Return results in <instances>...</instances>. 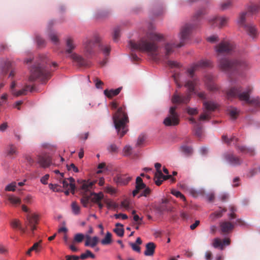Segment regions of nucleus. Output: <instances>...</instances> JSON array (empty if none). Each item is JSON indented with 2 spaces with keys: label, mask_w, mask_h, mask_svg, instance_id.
<instances>
[{
  "label": "nucleus",
  "mask_w": 260,
  "mask_h": 260,
  "mask_svg": "<svg viewBox=\"0 0 260 260\" xmlns=\"http://www.w3.org/2000/svg\"><path fill=\"white\" fill-rule=\"evenodd\" d=\"M164 40V36L155 31L147 35V39H142L137 42L130 41L129 45L133 50L146 52L153 59L155 60L158 54L157 42Z\"/></svg>",
  "instance_id": "nucleus-1"
},
{
  "label": "nucleus",
  "mask_w": 260,
  "mask_h": 260,
  "mask_svg": "<svg viewBox=\"0 0 260 260\" xmlns=\"http://www.w3.org/2000/svg\"><path fill=\"white\" fill-rule=\"evenodd\" d=\"M206 13L207 10L205 8L200 9L194 13L193 16V20L195 24H186L181 27L180 32L181 42L179 44L167 43L165 44L164 47L166 58H168L173 52L175 48H179L183 45V41L188 38L193 28L197 25L196 21L200 20L201 17Z\"/></svg>",
  "instance_id": "nucleus-2"
},
{
  "label": "nucleus",
  "mask_w": 260,
  "mask_h": 260,
  "mask_svg": "<svg viewBox=\"0 0 260 260\" xmlns=\"http://www.w3.org/2000/svg\"><path fill=\"white\" fill-rule=\"evenodd\" d=\"M48 60L45 55H39V59L30 69V81L39 79L42 83H45L50 78L51 74L45 66Z\"/></svg>",
  "instance_id": "nucleus-3"
},
{
  "label": "nucleus",
  "mask_w": 260,
  "mask_h": 260,
  "mask_svg": "<svg viewBox=\"0 0 260 260\" xmlns=\"http://www.w3.org/2000/svg\"><path fill=\"white\" fill-rule=\"evenodd\" d=\"M252 90V88L249 87L246 91L242 92L241 87H233L229 89L227 92L228 99L231 98H238L241 101H245L246 103L256 107H260V99L253 98L250 99L249 94Z\"/></svg>",
  "instance_id": "nucleus-4"
},
{
  "label": "nucleus",
  "mask_w": 260,
  "mask_h": 260,
  "mask_svg": "<svg viewBox=\"0 0 260 260\" xmlns=\"http://www.w3.org/2000/svg\"><path fill=\"white\" fill-rule=\"evenodd\" d=\"M113 120L115 128L120 137H123L127 132L126 124L129 119L127 114L122 107L119 108L113 116Z\"/></svg>",
  "instance_id": "nucleus-5"
},
{
  "label": "nucleus",
  "mask_w": 260,
  "mask_h": 260,
  "mask_svg": "<svg viewBox=\"0 0 260 260\" xmlns=\"http://www.w3.org/2000/svg\"><path fill=\"white\" fill-rule=\"evenodd\" d=\"M247 66L246 61L243 59L231 60L226 57H223L218 61L219 69L228 74L234 71L244 69Z\"/></svg>",
  "instance_id": "nucleus-6"
},
{
  "label": "nucleus",
  "mask_w": 260,
  "mask_h": 260,
  "mask_svg": "<svg viewBox=\"0 0 260 260\" xmlns=\"http://www.w3.org/2000/svg\"><path fill=\"white\" fill-rule=\"evenodd\" d=\"M192 78V80H188L185 84V86L187 88L188 90L186 95L175 94L172 99L173 103L187 104L189 102L191 93L194 91V87L198 83V79L197 78H193V77Z\"/></svg>",
  "instance_id": "nucleus-7"
},
{
  "label": "nucleus",
  "mask_w": 260,
  "mask_h": 260,
  "mask_svg": "<svg viewBox=\"0 0 260 260\" xmlns=\"http://www.w3.org/2000/svg\"><path fill=\"white\" fill-rule=\"evenodd\" d=\"M247 13H242L240 14L237 20L240 27H243L246 33L252 38H256L258 35L256 26L253 23H245V19Z\"/></svg>",
  "instance_id": "nucleus-8"
},
{
  "label": "nucleus",
  "mask_w": 260,
  "mask_h": 260,
  "mask_svg": "<svg viewBox=\"0 0 260 260\" xmlns=\"http://www.w3.org/2000/svg\"><path fill=\"white\" fill-rule=\"evenodd\" d=\"M100 42V38L95 35L92 39H87L83 43V53L88 58L92 57L94 54L95 45Z\"/></svg>",
  "instance_id": "nucleus-9"
},
{
  "label": "nucleus",
  "mask_w": 260,
  "mask_h": 260,
  "mask_svg": "<svg viewBox=\"0 0 260 260\" xmlns=\"http://www.w3.org/2000/svg\"><path fill=\"white\" fill-rule=\"evenodd\" d=\"M222 140L228 145H230L232 143L235 144L237 149L241 153L248 154L250 156H253L255 154L254 149L253 148L237 145L236 143L238 141V139L234 136L229 139L226 136L223 135L222 136Z\"/></svg>",
  "instance_id": "nucleus-10"
},
{
  "label": "nucleus",
  "mask_w": 260,
  "mask_h": 260,
  "mask_svg": "<svg viewBox=\"0 0 260 260\" xmlns=\"http://www.w3.org/2000/svg\"><path fill=\"white\" fill-rule=\"evenodd\" d=\"M176 107L170 108L168 116L164 120V124L166 126H175L179 124V115L176 112Z\"/></svg>",
  "instance_id": "nucleus-11"
},
{
  "label": "nucleus",
  "mask_w": 260,
  "mask_h": 260,
  "mask_svg": "<svg viewBox=\"0 0 260 260\" xmlns=\"http://www.w3.org/2000/svg\"><path fill=\"white\" fill-rule=\"evenodd\" d=\"M235 49V45L230 41H222L215 47L218 54H231Z\"/></svg>",
  "instance_id": "nucleus-12"
},
{
  "label": "nucleus",
  "mask_w": 260,
  "mask_h": 260,
  "mask_svg": "<svg viewBox=\"0 0 260 260\" xmlns=\"http://www.w3.org/2000/svg\"><path fill=\"white\" fill-rule=\"evenodd\" d=\"M203 106L205 108L204 113L200 116V120H208L210 118V112L215 111L217 108V105L212 101H204Z\"/></svg>",
  "instance_id": "nucleus-13"
},
{
  "label": "nucleus",
  "mask_w": 260,
  "mask_h": 260,
  "mask_svg": "<svg viewBox=\"0 0 260 260\" xmlns=\"http://www.w3.org/2000/svg\"><path fill=\"white\" fill-rule=\"evenodd\" d=\"M224 158L231 166H238L242 164L243 160L234 154L233 153L227 152L223 154Z\"/></svg>",
  "instance_id": "nucleus-14"
},
{
  "label": "nucleus",
  "mask_w": 260,
  "mask_h": 260,
  "mask_svg": "<svg viewBox=\"0 0 260 260\" xmlns=\"http://www.w3.org/2000/svg\"><path fill=\"white\" fill-rule=\"evenodd\" d=\"M16 86V83L15 81H13L10 86V90L12 93L16 96H19L21 95H25L26 94V92L28 90H29L31 92H32L35 90L34 86H30L29 85H25V87L18 91H16L14 88Z\"/></svg>",
  "instance_id": "nucleus-15"
},
{
  "label": "nucleus",
  "mask_w": 260,
  "mask_h": 260,
  "mask_svg": "<svg viewBox=\"0 0 260 260\" xmlns=\"http://www.w3.org/2000/svg\"><path fill=\"white\" fill-rule=\"evenodd\" d=\"M210 64L211 62L209 60H201L198 63L191 65L190 67L188 69L187 72L189 77L192 78L194 72L196 71L199 67H209Z\"/></svg>",
  "instance_id": "nucleus-16"
},
{
  "label": "nucleus",
  "mask_w": 260,
  "mask_h": 260,
  "mask_svg": "<svg viewBox=\"0 0 260 260\" xmlns=\"http://www.w3.org/2000/svg\"><path fill=\"white\" fill-rule=\"evenodd\" d=\"M39 216L36 214H28L26 216L25 224L29 226L30 230L34 232L36 229V225L38 223ZM27 228V226H26Z\"/></svg>",
  "instance_id": "nucleus-17"
},
{
  "label": "nucleus",
  "mask_w": 260,
  "mask_h": 260,
  "mask_svg": "<svg viewBox=\"0 0 260 260\" xmlns=\"http://www.w3.org/2000/svg\"><path fill=\"white\" fill-rule=\"evenodd\" d=\"M219 227L221 233L223 235H227L232 232L235 225L230 221H224L219 223Z\"/></svg>",
  "instance_id": "nucleus-18"
},
{
  "label": "nucleus",
  "mask_w": 260,
  "mask_h": 260,
  "mask_svg": "<svg viewBox=\"0 0 260 260\" xmlns=\"http://www.w3.org/2000/svg\"><path fill=\"white\" fill-rule=\"evenodd\" d=\"M213 78L212 75H207L205 77L206 87L211 91H216L219 89L218 86L213 82Z\"/></svg>",
  "instance_id": "nucleus-19"
},
{
  "label": "nucleus",
  "mask_w": 260,
  "mask_h": 260,
  "mask_svg": "<svg viewBox=\"0 0 260 260\" xmlns=\"http://www.w3.org/2000/svg\"><path fill=\"white\" fill-rule=\"evenodd\" d=\"M211 25L220 27L224 26L228 21V18L225 17H213L209 20Z\"/></svg>",
  "instance_id": "nucleus-20"
},
{
  "label": "nucleus",
  "mask_w": 260,
  "mask_h": 260,
  "mask_svg": "<svg viewBox=\"0 0 260 260\" xmlns=\"http://www.w3.org/2000/svg\"><path fill=\"white\" fill-rule=\"evenodd\" d=\"M69 57L80 67H87L89 66V63L82 56L76 53H72Z\"/></svg>",
  "instance_id": "nucleus-21"
},
{
  "label": "nucleus",
  "mask_w": 260,
  "mask_h": 260,
  "mask_svg": "<svg viewBox=\"0 0 260 260\" xmlns=\"http://www.w3.org/2000/svg\"><path fill=\"white\" fill-rule=\"evenodd\" d=\"M9 71H11L9 75V77H13L15 75V71L12 69V63L10 61H6L4 65L2 67L1 74L4 76L7 74Z\"/></svg>",
  "instance_id": "nucleus-22"
},
{
  "label": "nucleus",
  "mask_w": 260,
  "mask_h": 260,
  "mask_svg": "<svg viewBox=\"0 0 260 260\" xmlns=\"http://www.w3.org/2000/svg\"><path fill=\"white\" fill-rule=\"evenodd\" d=\"M37 162L43 168H47L51 164V158L47 154L38 155L37 157Z\"/></svg>",
  "instance_id": "nucleus-23"
},
{
  "label": "nucleus",
  "mask_w": 260,
  "mask_h": 260,
  "mask_svg": "<svg viewBox=\"0 0 260 260\" xmlns=\"http://www.w3.org/2000/svg\"><path fill=\"white\" fill-rule=\"evenodd\" d=\"M130 177H127L124 175H118L115 176L114 178V181L119 185H126L131 180Z\"/></svg>",
  "instance_id": "nucleus-24"
},
{
  "label": "nucleus",
  "mask_w": 260,
  "mask_h": 260,
  "mask_svg": "<svg viewBox=\"0 0 260 260\" xmlns=\"http://www.w3.org/2000/svg\"><path fill=\"white\" fill-rule=\"evenodd\" d=\"M74 182L75 180L72 177L64 179L62 181L63 187L65 189L70 188L71 192L74 193L75 188Z\"/></svg>",
  "instance_id": "nucleus-25"
},
{
  "label": "nucleus",
  "mask_w": 260,
  "mask_h": 260,
  "mask_svg": "<svg viewBox=\"0 0 260 260\" xmlns=\"http://www.w3.org/2000/svg\"><path fill=\"white\" fill-rule=\"evenodd\" d=\"M85 246H90L91 247L93 248L97 245V244L99 242V238L96 236H94L91 238L90 236L86 235L85 236Z\"/></svg>",
  "instance_id": "nucleus-26"
},
{
  "label": "nucleus",
  "mask_w": 260,
  "mask_h": 260,
  "mask_svg": "<svg viewBox=\"0 0 260 260\" xmlns=\"http://www.w3.org/2000/svg\"><path fill=\"white\" fill-rule=\"evenodd\" d=\"M155 245L153 242H149L146 245L144 254L146 256H152L155 252Z\"/></svg>",
  "instance_id": "nucleus-27"
},
{
  "label": "nucleus",
  "mask_w": 260,
  "mask_h": 260,
  "mask_svg": "<svg viewBox=\"0 0 260 260\" xmlns=\"http://www.w3.org/2000/svg\"><path fill=\"white\" fill-rule=\"evenodd\" d=\"M122 87H119L115 89H106L104 90V94L109 98H112V97L118 95L120 91L121 90Z\"/></svg>",
  "instance_id": "nucleus-28"
},
{
  "label": "nucleus",
  "mask_w": 260,
  "mask_h": 260,
  "mask_svg": "<svg viewBox=\"0 0 260 260\" xmlns=\"http://www.w3.org/2000/svg\"><path fill=\"white\" fill-rule=\"evenodd\" d=\"M66 46L67 49L66 51L68 53H71L72 51L75 48L74 41L72 38L69 37L67 38L66 40Z\"/></svg>",
  "instance_id": "nucleus-29"
},
{
  "label": "nucleus",
  "mask_w": 260,
  "mask_h": 260,
  "mask_svg": "<svg viewBox=\"0 0 260 260\" xmlns=\"http://www.w3.org/2000/svg\"><path fill=\"white\" fill-rule=\"evenodd\" d=\"M91 200L92 202L97 203L99 201H101L104 198V194L102 192L96 193H91L90 196Z\"/></svg>",
  "instance_id": "nucleus-30"
},
{
  "label": "nucleus",
  "mask_w": 260,
  "mask_h": 260,
  "mask_svg": "<svg viewBox=\"0 0 260 260\" xmlns=\"http://www.w3.org/2000/svg\"><path fill=\"white\" fill-rule=\"evenodd\" d=\"M116 228L114 229V232L117 235V236L122 237L124 235L123 225L120 223H117L115 225Z\"/></svg>",
  "instance_id": "nucleus-31"
},
{
  "label": "nucleus",
  "mask_w": 260,
  "mask_h": 260,
  "mask_svg": "<svg viewBox=\"0 0 260 260\" xmlns=\"http://www.w3.org/2000/svg\"><path fill=\"white\" fill-rule=\"evenodd\" d=\"M11 225L13 228H18L22 233H25L26 231L27 228H22L19 220L15 219L12 221Z\"/></svg>",
  "instance_id": "nucleus-32"
},
{
  "label": "nucleus",
  "mask_w": 260,
  "mask_h": 260,
  "mask_svg": "<svg viewBox=\"0 0 260 260\" xmlns=\"http://www.w3.org/2000/svg\"><path fill=\"white\" fill-rule=\"evenodd\" d=\"M8 200L13 206L19 205L21 203L20 198L13 195H10L8 196Z\"/></svg>",
  "instance_id": "nucleus-33"
},
{
  "label": "nucleus",
  "mask_w": 260,
  "mask_h": 260,
  "mask_svg": "<svg viewBox=\"0 0 260 260\" xmlns=\"http://www.w3.org/2000/svg\"><path fill=\"white\" fill-rule=\"evenodd\" d=\"M193 132L194 135L198 138H200L202 137L203 134V130L202 126L200 123L196 124L193 127Z\"/></svg>",
  "instance_id": "nucleus-34"
},
{
  "label": "nucleus",
  "mask_w": 260,
  "mask_h": 260,
  "mask_svg": "<svg viewBox=\"0 0 260 260\" xmlns=\"http://www.w3.org/2000/svg\"><path fill=\"white\" fill-rule=\"evenodd\" d=\"M94 183L93 182L84 180L81 183V188L85 190L88 191L92 187Z\"/></svg>",
  "instance_id": "nucleus-35"
},
{
  "label": "nucleus",
  "mask_w": 260,
  "mask_h": 260,
  "mask_svg": "<svg viewBox=\"0 0 260 260\" xmlns=\"http://www.w3.org/2000/svg\"><path fill=\"white\" fill-rule=\"evenodd\" d=\"M112 242V234L108 232L105 238L102 240L101 243L104 245H109Z\"/></svg>",
  "instance_id": "nucleus-36"
},
{
  "label": "nucleus",
  "mask_w": 260,
  "mask_h": 260,
  "mask_svg": "<svg viewBox=\"0 0 260 260\" xmlns=\"http://www.w3.org/2000/svg\"><path fill=\"white\" fill-rule=\"evenodd\" d=\"M41 242V241H40L39 242L35 243L26 252V254L30 256L31 255V252L32 251H35L36 252H38L39 251V247H40V243Z\"/></svg>",
  "instance_id": "nucleus-37"
},
{
  "label": "nucleus",
  "mask_w": 260,
  "mask_h": 260,
  "mask_svg": "<svg viewBox=\"0 0 260 260\" xmlns=\"http://www.w3.org/2000/svg\"><path fill=\"white\" fill-rule=\"evenodd\" d=\"M212 246L215 248H219L220 250L224 249L223 244H222L221 240L219 238H215L214 239Z\"/></svg>",
  "instance_id": "nucleus-38"
},
{
  "label": "nucleus",
  "mask_w": 260,
  "mask_h": 260,
  "mask_svg": "<svg viewBox=\"0 0 260 260\" xmlns=\"http://www.w3.org/2000/svg\"><path fill=\"white\" fill-rule=\"evenodd\" d=\"M146 187V185L143 183L141 177H137L136 180V188L142 189Z\"/></svg>",
  "instance_id": "nucleus-39"
},
{
  "label": "nucleus",
  "mask_w": 260,
  "mask_h": 260,
  "mask_svg": "<svg viewBox=\"0 0 260 260\" xmlns=\"http://www.w3.org/2000/svg\"><path fill=\"white\" fill-rule=\"evenodd\" d=\"M71 208L72 212L75 215H79L80 213V207L76 202H73L71 204Z\"/></svg>",
  "instance_id": "nucleus-40"
},
{
  "label": "nucleus",
  "mask_w": 260,
  "mask_h": 260,
  "mask_svg": "<svg viewBox=\"0 0 260 260\" xmlns=\"http://www.w3.org/2000/svg\"><path fill=\"white\" fill-rule=\"evenodd\" d=\"M226 211V209L225 208L221 209L219 211H216L211 214L210 217L212 219H214L215 218H219L222 216L223 213L225 212Z\"/></svg>",
  "instance_id": "nucleus-41"
},
{
  "label": "nucleus",
  "mask_w": 260,
  "mask_h": 260,
  "mask_svg": "<svg viewBox=\"0 0 260 260\" xmlns=\"http://www.w3.org/2000/svg\"><path fill=\"white\" fill-rule=\"evenodd\" d=\"M259 11H260V6L258 5L253 4L249 7V12H247V15L249 14V13L253 14L258 12Z\"/></svg>",
  "instance_id": "nucleus-42"
},
{
  "label": "nucleus",
  "mask_w": 260,
  "mask_h": 260,
  "mask_svg": "<svg viewBox=\"0 0 260 260\" xmlns=\"http://www.w3.org/2000/svg\"><path fill=\"white\" fill-rule=\"evenodd\" d=\"M228 111L229 115L232 119H235L237 118L238 115V110L236 108L231 107L229 109Z\"/></svg>",
  "instance_id": "nucleus-43"
},
{
  "label": "nucleus",
  "mask_w": 260,
  "mask_h": 260,
  "mask_svg": "<svg viewBox=\"0 0 260 260\" xmlns=\"http://www.w3.org/2000/svg\"><path fill=\"white\" fill-rule=\"evenodd\" d=\"M167 64L171 68H180L181 67V64L179 62L174 60H169L167 61Z\"/></svg>",
  "instance_id": "nucleus-44"
},
{
  "label": "nucleus",
  "mask_w": 260,
  "mask_h": 260,
  "mask_svg": "<svg viewBox=\"0 0 260 260\" xmlns=\"http://www.w3.org/2000/svg\"><path fill=\"white\" fill-rule=\"evenodd\" d=\"M88 257H90L92 258H95V255L89 250H86L85 253H82L80 255V258L82 259H85Z\"/></svg>",
  "instance_id": "nucleus-45"
},
{
  "label": "nucleus",
  "mask_w": 260,
  "mask_h": 260,
  "mask_svg": "<svg viewBox=\"0 0 260 260\" xmlns=\"http://www.w3.org/2000/svg\"><path fill=\"white\" fill-rule=\"evenodd\" d=\"M90 199V197L86 195L83 196V197L81 199V203L83 207H87L88 206Z\"/></svg>",
  "instance_id": "nucleus-46"
},
{
  "label": "nucleus",
  "mask_w": 260,
  "mask_h": 260,
  "mask_svg": "<svg viewBox=\"0 0 260 260\" xmlns=\"http://www.w3.org/2000/svg\"><path fill=\"white\" fill-rule=\"evenodd\" d=\"M100 49L105 54V55H108L110 52L111 48L109 45H100Z\"/></svg>",
  "instance_id": "nucleus-47"
},
{
  "label": "nucleus",
  "mask_w": 260,
  "mask_h": 260,
  "mask_svg": "<svg viewBox=\"0 0 260 260\" xmlns=\"http://www.w3.org/2000/svg\"><path fill=\"white\" fill-rule=\"evenodd\" d=\"M120 31V30L119 27H116L114 29L113 39L115 42H117L119 38Z\"/></svg>",
  "instance_id": "nucleus-48"
},
{
  "label": "nucleus",
  "mask_w": 260,
  "mask_h": 260,
  "mask_svg": "<svg viewBox=\"0 0 260 260\" xmlns=\"http://www.w3.org/2000/svg\"><path fill=\"white\" fill-rule=\"evenodd\" d=\"M84 238V235L82 234L78 233L75 235L73 243H80Z\"/></svg>",
  "instance_id": "nucleus-49"
},
{
  "label": "nucleus",
  "mask_w": 260,
  "mask_h": 260,
  "mask_svg": "<svg viewBox=\"0 0 260 260\" xmlns=\"http://www.w3.org/2000/svg\"><path fill=\"white\" fill-rule=\"evenodd\" d=\"M109 12L108 11H102L98 12L96 17L98 19L104 18L108 16Z\"/></svg>",
  "instance_id": "nucleus-50"
},
{
  "label": "nucleus",
  "mask_w": 260,
  "mask_h": 260,
  "mask_svg": "<svg viewBox=\"0 0 260 260\" xmlns=\"http://www.w3.org/2000/svg\"><path fill=\"white\" fill-rule=\"evenodd\" d=\"M16 188V183L15 182H12L8 184L5 188L6 191H14Z\"/></svg>",
  "instance_id": "nucleus-51"
},
{
  "label": "nucleus",
  "mask_w": 260,
  "mask_h": 260,
  "mask_svg": "<svg viewBox=\"0 0 260 260\" xmlns=\"http://www.w3.org/2000/svg\"><path fill=\"white\" fill-rule=\"evenodd\" d=\"M232 5V2L230 0H227L222 3L220 5V8L222 10H224L229 8Z\"/></svg>",
  "instance_id": "nucleus-52"
},
{
  "label": "nucleus",
  "mask_w": 260,
  "mask_h": 260,
  "mask_svg": "<svg viewBox=\"0 0 260 260\" xmlns=\"http://www.w3.org/2000/svg\"><path fill=\"white\" fill-rule=\"evenodd\" d=\"M171 193L177 198H180L183 201H185V197L183 194L181 193V192L177 190H173L171 191Z\"/></svg>",
  "instance_id": "nucleus-53"
},
{
  "label": "nucleus",
  "mask_w": 260,
  "mask_h": 260,
  "mask_svg": "<svg viewBox=\"0 0 260 260\" xmlns=\"http://www.w3.org/2000/svg\"><path fill=\"white\" fill-rule=\"evenodd\" d=\"M181 149L186 154L189 155L192 153V149L189 146H183L181 147Z\"/></svg>",
  "instance_id": "nucleus-54"
},
{
  "label": "nucleus",
  "mask_w": 260,
  "mask_h": 260,
  "mask_svg": "<svg viewBox=\"0 0 260 260\" xmlns=\"http://www.w3.org/2000/svg\"><path fill=\"white\" fill-rule=\"evenodd\" d=\"M49 38L51 41L54 44H57L59 43V40L57 36L55 33H51L49 35Z\"/></svg>",
  "instance_id": "nucleus-55"
},
{
  "label": "nucleus",
  "mask_w": 260,
  "mask_h": 260,
  "mask_svg": "<svg viewBox=\"0 0 260 260\" xmlns=\"http://www.w3.org/2000/svg\"><path fill=\"white\" fill-rule=\"evenodd\" d=\"M132 148L129 145H126L123 150L124 156H129L132 153Z\"/></svg>",
  "instance_id": "nucleus-56"
},
{
  "label": "nucleus",
  "mask_w": 260,
  "mask_h": 260,
  "mask_svg": "<svg viewBox=\"0 0 260 260\" xmlns=\"http://www.w3.org/2000/svg\"><path fill=\"white\" fill-rule=\"evenodd\" d=\"M8 151L9 155H12L17 153L16 147L13 145H9Z\"/></svg>",
  "instance_id": "nucleus-57"
},
{
  "label": "nucleus",
  "mask_w": 260,
  "mask_h": 260,
  "mask_svg": "<svg viewBox=\"0 0 260 260\" xmlns=\"http://www.w3.org/2000/svg\"><path fill=\"white\" fill-rule=\"evenodd\" d=\"M145 140V138L144 135H140L138 138L137 143H136V146L138 147L141 146L144 142Z\"/></svg>",
  "instance_id": "nucleus-58"
},
{
  "label": "nucleus",
  "mask_w": 260,
  "mask_h": 260,
  "mask_svg": "<svg viewBox=\"0 0 260 260\" xmlns=\"http://www.w3.org/2000/svg\"><path fill=\"white\" fill-rule=\"evenodd\" d=\"M145 189L141 193L140 197L144 196L145 197H148L151 193V189L149 187H145Z\"/></svg>",
  "instance_id": "nucleus-59"
},
{
  "label": "nucleus",
  "mask_w": 260,
  "mask_h": 260,
  "mask_svg": "<svg viewBox=\"0 0 260 260\" xmlns=\"http://www.w3.org/2000/svg\"><path fill=\"white\" fill-rule=\"evenodd\" d=\"M108 149L110 152H117L118 148L115 144H112L109 146Z\"/></svg>",
  "instance_id": "nucleus-60"
},
{
  "label": "nucleus",
  "mask_w": 260,
  "mask_h": 260,
  "mask_svg": "<svg viewBox=\"0 0 260 260\" xmlns=\"http://www.w3.org/2000/svg\"><path fill=\"white\" fill-rule=\"evenodd\" d=\"M207 41L210 43H215L219 40L218 37L217 36H212L209 37L207 38Z\"/></svg>",
  "instance_id": "nucleus-61"
},
{
  "label": "nucleus",
  "mask_w": 260,
  "mask_h": 260,
  "mask_svg": "<svg viewBox=\"0 0 260 260\" xmlns=\"http://www.w3.org/2000/svg\"><path fill=\"white\" fill-rule=\"evenodd\" d=\"M36 41L39 46H42L45 44V41L40 36H37L36 38Z\"/></svg>",
  "instance_id": "nucleus-62"
},
{
  "label": "nucleus",
  "mask_w": 260,
  "mask_h": 260,
  "mask_svg": "<svg viewBox=\"0 0 260 260\" xmlns=\"http://www.w3.org/2000/svg\"><path fill=\"white\" fill-rule=\"evenodd\" d=\"M49 187L50 189H52L54 191H59L60 189L59 188V186L56 184H52L50 183L49 184Z\"/></svg>",
  "instance_id": "nucleus-63"
},
{
  "label": "nucleus",
  "mask_w": 260,
  "mask_h": 260,
  "mask_svg": "<svg viewBox=\"0 0 260 260\" xmlns=\"http://www.w3.org/2000/svg\"><path fill=\"white\" fill-rule=\"evenodd\" d=\"M129 245H131L133 250L138 252H140L141 248L139 246L137 245L136 243H130Z\"/></svg>",
  "instance_id": "nucleus-64"
}]
</instances>
